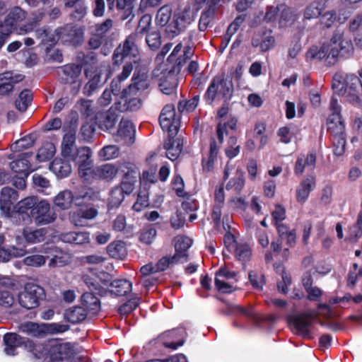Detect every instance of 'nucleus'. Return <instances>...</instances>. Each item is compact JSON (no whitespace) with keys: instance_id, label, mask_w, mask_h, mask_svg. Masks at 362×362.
Returning <instances> with one entry per match:
<instances>
[{"instance_id":"obj_1","label":"nucleus","mask_w":362,"mask_h":362,"mask_svg":"<svg viewBox=\"0 0 362 362\" xmlns=\"http://www.w3.org/2000/svg\"><path fill=\"white\" fill-rule=\"evenodd\" d=\"M16 208L18 214H28L30 211L28 216L37 226L50 224L57 218V214L51 208L50 204L36 196L24 198L17 204Z\"/></svg>"},{"instance_id":"obj_2","label":"nucleus","mask_w":362,"mask_h":362,"mask_svg":"<svg viewBox=\"0 0 362 362\" xmlns=\"http://www.w3.org/2000/svg\"><path fill=\"white\" fill-rule=\"evenodd\" d=\"M325 43L329 48V58L335 63L340 57H349L354 52L351 38L339 27L333 31L329 42Z\"/></svg>"},{"instance_id":"obj_3","label":"nucleus","mask_w":362,"mask_h":362,"mask_svg":"<svg viewBox=\"0 0 362 362\" xmlns=\"http://www.w3.org/2000/svg\"><path fill=\"white\" fill-rule=\"evenodd\" d=\"M233 93L232 80L226 78L224 74H219L212 79L204 94V100L209 104H211L216 99L228 100Z\"/></svg>"},{"instance_id":"obj_4","label":"nucleus","mask_w":362,"mask_h":362,"mask_svg":"<svg viewBox=\"0 0 362 362\" xmlns=\"http://www.w3.org/2000/svg\"><path fill=\"white\" fill-rule=\"evenodd\" d=\"M139 40L137 34H130L127 36L125 40L119 44L114 51L112 55L114 64H120L126 58L132 59V64L137 63L140 59L138 48Z\"/></svg>"},{"instance_id":"obj_5","label":"nucleus","mask_w":362,"mask_h":362,"mask_svg":"<svg viewBox=\"0 0 362 362\" xmlns=\"http://www.w3.org/2000/svg\"><path fill=\"white\" fill-rule=\"evenodd\" d=\"M194 20L190 9H184L175 12L169 24L165 28V32L170 38H173L183 32Z\"/></svg>"},{"instance_id":"obj_6","label":"nucleus","mask_w":362,"mask_h":362,"mask_svg":"<svg viewBox=\"0 0 362 362\" xmlns=\"http://www.w3.org/2000/svg\"><path fill=\"white\" fill-rule=\"evenodd\" d=\"M44 296L45 291L41 286L28 283L18 294V303L23 308L30 310L39 305V301Z\"/></svg>"},{"instance_id":"obj_7","label":"nucleus","mask_w":362,"mask_h":362,"mask_svg":"<svg viewBox=\"0 0 362 362\" xmlns=\"http://www.w3.org/2000/svg\"><path fill=\"white\" fill-rule=\"evenodd\" d=\"M113 25L114 22L111 18H106L102 22L88 25L87 30L90 35L88 41L89 47L93 49L99 48L105 40L106 35L112 29Z\"/></svg>"},{"instance_id":"obj_8","label":"nucleus","mask_w":362,"mask_h":362,"mask_svg":"<svg viewBox=\"0 0 362 362\" xmlns=\"http://www.w3.org/2000/svg\"><path fill=\"white\" fill-rule=\"evenodd\" d=\"M91 156V149L88 146H81L71 158L78 165V175L85 181H90V172L93 168Z\"/></svg>"},{"instance_id":"obj_9","label":"nucleus","mask_w":362,"mask_h":362,"mask_svg":"<svg viewBox=\"0 0 362 362\" xmlns=\"http://www.w3.org/2000/svg\"><path fill=\"white\" fill-rule=\"evenodd\" d=\"M92 192L90 190L86 191L80 194L74 196L70 190L65 189L59 192L54 198L53 202L54 205L61 209L66 210L71 208L74 200L76 204L81 205L83 200H90L91 199Z\"/></svg>"},{"instance_id":"obj_10","label":"nucleus","mask_w":362,"mask_h":362,"mask_svg":"<svg viewBox=\"0 0 362 362\" xmlns=\"http://www.w3.org/2000/svg\"><path fill=\"white\" fill-rule=\"evenodd\" d=\"M83 279L88 289L98 296H104L107 293L104 287L110 281V275L107 272H99L91 275L86 274L83 276Z\"/></svg>"},{"instance_id":"obj_11","label":"nucleus","mask_w":362,"mask_h":362,"mask_svg":"<svg viewBox=\"0 0 362 362\" xmlns=\"http://www.w3.org/2000/svg\"><path fill=\"white\" fill-rule=\"evenodd\" d=\"M57 39L65 42H71L78 45L83 42L84 29L82 27H76L72 24H66L63 27L56 29Z\"/></svg>"},{"instance_id":"obj_12","label":"nucleus","mask_w":362,"mask_h":362,"mask_svg":"<svg viewBox=\"0 0 362 362\" xmlns=\"http://www.w3.org/2000/svg\"><path fill=\"white\" fill-rule=\"evenodd\" d=\"M115 141L124 145H132L135 141V129L132 122L122 119L118 130L114 136Z\"/></svg>"},{"instance_id":"obj_13","label":"nucleus","mask_w":362,"mask_h":362,"mask_svg":"<svg viewBox=\"0 0 362 362\" xmlns=\"http://www.w3.org/2000/svg\"><path fill=\"white\" fill-rule=\"evenodd\" d=\"M159 122L164 131L177 132L179 119L175 117V109L173 105L168 104L163 108L159 117Z\"/></svg>"},{"instance_id":"obj_14","label":"nucleus","mask_w":362,"mask_h":362,"mask_svg":"<svg viewBox=\"0 0 362 362\" xmlns=\"http://www.w3.org/2000/svg\"><path fill=\"white\" fill-rule=\"evenodd\" d=\"M23 79V75L13 71L0 74V95H8L13 90L14 85Z\"/></svg>"},{"instance_id":"obj_15","label":"nucleus","mask_w":362,"mask_h":362,"mask_svg":"<svg viewBox=\"0 0 362 362\" xmlns=\"http://www.w3.org/2000/svg\"><path fill=\"white\" fill-rule=\"evenodd\" d=\"M345 83L346 90L348 91V100L352 103H357L362 93V83L360 78L354 74H347Z\"/></svg>"},{"instance_id":"obj_16","label":"nucleus","mask_w":362,"mask_h":362,"mask_svg":"<svg viewBox=\"0 0 362 362\" xmlns=\"http://www.w3.org/2000/svg\"><path fill=\"white\" fill-rule=\"evenodd\" d=\"M118 169L113 164L106 163L100 165L92 168L90 172V180L95 178L110 182L116 177Z\"/></svg>"},{"instance_id":"obj_17","label":"nucleus","mask_w":362,"mask_h":362,"mask_svg":"<svg viewBox=\"0 0 362 362\" xmlns=\"http://www.w3.org/2000/svg\"><path fill=\"white\" fill-rule=\"evenodd\" d=\"M61 148L62 156L69 160H71L75 153H77L78 148L76 145L75 129H70L64 135Z\"/></svg>"},{"instance_id":"obj_18","label":"nucleus","mask_w":362,"mask_h":362,"mask_svg":"<svg viewBox=\"0 0 362 362\" xmlns=\"http://www.w3.org/2000/svg\"><path fill=\"white\" fill-rule=\"evenodd\" d=\"M82 70L81 65L68 64L59 68V79L64 83H74L76 81Z\"/></svg>"},{"instance_id":"obj_19","label":"nucleus","mask_w":362,"mask_h":362,"mask_svg":"<svg viewBox=\"0 0 362 362\" xmlns=\"http://www.w3.org/2000/svg\"><path fill=\"white\" fill-rule=\"evenodd\" d=\"M26 339L16 333H7L4 337L5 344L4 352L7 356H15L17 354L16 349L24 346Z\"/></svg>"},{"instance_id":"obj_20","label":"nucleus","mask_w":362,"mask_h":362,"mask_svg":"<svg viewBox=\"0 0 362 362\" xmlns=\"http://www.w3.org/2000/svg\"><path fill=\"white\" fill-rule=\"evenodd\" d=\"M47 250L45 253L51 255L49 267H61L69 263L70 257L68 253L63 252L55 246L48 247Z\"/></svg>"},{"instance_id":"obj_21","label":"nucleus","mask_w":362,"mask_h":362,"mask_svg":"<svg viewBox=\"0 0 362 362\" xmlns=\"http://www.w3.org/2000/svg\"><path fill=\"white\" fill-rule=\"evenodd\" d=\"M315 162L316 156L313 153L300 156L297 158L295 165L294 171L296 175H301L305 170H313L315 166Z\"/></svg>"},{"instance_id":"obj_22","label":"nucleus","mask_w":362,"mask_h":362,"mask_svg":"<svg viewBox=\"0 0 362 362\" xmlns=\"http://www.w3.org/2000/svg\"><path fill=\"white\" fill-rule=\"evenodd\" d=\"M293 325L297 334L304 338H312L310 327L312 320L305 315H300L293 317Z\"/></svg>"},{"instance_id":"obj_23","label":"nucleus","mask_w":362,"mask_h":362,"mask_svg":"<svg viewBox=\"0 0 362 362\" xmlns=\"http://www.w3.org/2000/svg\"><path fill=\"white\" fill-rule=\"evenodd\" d=\"M25 17V12L23 9L18 6L14 7L10 11L3 22L4 26L13 32L17 25L23 21Z\"/></svg>"},{"instance_id":"obj_24","label":"nucleus","mask_w":362,"mask_h":362,"mask_svg":"<svg viewBox=\"0 0 362 362\" xmlns=\"http://www.w3.org/2000/svg\"><path fill=\"white\" fill-rule=\"evenodd\" d=\"M133 69L132 62H126L122 67V72L112 81L110 90L114 95H117L120 92L122 88L121 83L130 76Z\"/></svg>"},{"instance_id":"obj_25","label":"nucleus","mask_w":362,"mask_h":362,"mask_svg":"<svg viewBox=\"0 0 362 362\" xmlns=\"http://www.w3.org/2000/svg\"><path fill=\"white\" fill-rule=\"evenodd\" d=\"M182 148V141L180 139H175L170 135L164 144L166 157L171 160H175L179 157Z\"/></svg>"},{"instance_id":"obj_26","label":"nucleus","mask_w":362,"mask_h":362,"mask_svg":"<svg viewBox=\"0 0 362 362\" xmlns=\"http://www.w3.org/2000/svg\"><path fill=\"white\" fill-rule=\"evenodd\" d=\"M315 185V178L308 177L303 180L296 189V199L300 203H304L310 192L313 190Z\"/></svg>"},{"instance_id":"obj_27","label":"nucleus","mask_w":362,"mask_h":362,"mask_svg":"<svg viewBox=\"0 0 362 362\" xmlns=\"http://www.w3.org/2000/svg\"><path fill=\"white\" fill-rule=\"evenodd\" d=\"M306 57L308 59L322 60L325 59L328 65H333L335 62L329 58V48L326 43H324L321 47H313L307 52Z\"/></svg>"},{"instance_id":"obj_28","label":"nucleus","mask_w":362,"mask_h":362,"mask_svg":"<svg viewBox=\"0 0 362 362\" xmlns=\"http://www.w3.org/2000/svg\"><path fill=\"white\" fill-rule=\"evenodd\" d=\"M192 245V240L187 236H180L177 238L175 245V255H178L180 258L179 260L182 262L187 261L188 253L187 250Z\"/></svg>"},{"instance_id":"obj_29","label":"nucleus","mask_w":362,"mask_h":362,"mask_svg":"<svg viewBox=\"0 0 362 362\" xmlns=\"http://www.w3.org/2000/svg\"><path fill=\"white\" fill-rule=\"evenodd\" d=\"M59 239L66 243L82 245L89 242V233L86 232H68L59 235Z\"/></svg>"},{"instance_id":"obj_30","label":"nucleus","mask_w":362,"mask_h":362,"mask_svg":"<svg viewBox=\"0 0 362 362\" xmlns=\"http://www.w3.org/2000/svg\"><path fill=\"white\" fill-rule=\"evenodd\" d=\"M327 130L332 138L346 136L345 124L341 116L335 115L334 117H329L327 122Z\"/></svg>"},{"instance_id":"obj_31","label":"nucleus","mask_w":362,"mask_h":362,"mask_svg":"<svg viewBox=\"0 0 362 362\" xmlns=\"http://www.w3.org/2000/svg\"><path fill=\"white\" fill-rule=\"evenodd\" d=\"M32 153H25L23 157L11 162V169L20 175L28 176L30 172L33 171L30 168V162L28 156H30Z\"/></svg>"},{"instance_id":"obj_32","label":"nucleus","mask_w":362,"mask_h":362,"mask_svg":"<svg viewBox=\"0 0 362 362\" xmlns=\"http://www.w3.org/2000/svg\"><path fill=\"white\" fill-rule=\"evenodd\" d=\"M97 295L94 291L86 292L83 294L82 304L91 314L95 315L100 310V301L95 296Z\"/></svg>"},{"instance_id":"obj_33","label":"nucleus","mask_w":362,"mask_h":362,"mask_svg":"<svg viewBox=\"0 0 362 362\" xmlns=\"http://www.w3.org/2000/svg\"><path fill=\"white\" fill-rule=\"evenodd\" d=\"M49 169L57 176L60 177H67L71 172V165L69 160L62 158H55L49 165Z\"/></svg>"},{"instance_id":"obj_34","label":"nucleus","mask_w":362,"mask_h":362,"mask_svg":"<svg viewBox=\"0 0 362 362\" xmlns=\"http://www.w3.org/2000/svg\"><path fill=\"white\" fill-rule=\"evenodd\" d=\"M110 292L117 296H124L132 290V284L127 279H116L110 283Z\"/></svg>"},{"instance_id":"obj_35","label":"nucleus","mask_w":362,"mask_h":362,"mask_svg":"<svg viewBox=\"0 0 362 362\" xmlns=\"http://www.w3.org/2000/svg\"><path fill=\"white\" fill-rule=\"evenodd\" d=\"M326 8V1L317 0L313 1L306 6L303 13V18L306 20L317 18Z\"/></svg>"},{"instance_id":"obj_36","label":"nucleus","mask_w":362,"mask_h":362,"mask_svg":"<svg viewBox=\"0 0 362 362\" xmlns=\"http://www.w3.org/2000/svg\"><path fill=\"white\" fill-rule=\"evenodd\" d=\"M21 332L33 337H44L43 323L37 324L33 322H25L19 325Z\"/></svg>"},{"instance_id":"obj_37","label":"nucleus","mask_w":362,"mask_h":362,"mask_svg":"<svg viewBox=\"0 0 362 362\" xmlns=\"http://www.w3.org/2000/svg\"><path fill=\"white\" fill-rule=\"evenodd\" d=\"M52 357L56 361L69 358L74 354L73 348L69 343H64L52 348Z\"/></svg>"},{"instance_id":"obj_38","label":"nucleus","mask_w":362,"mask_h":362,"mask_svg":"<svg viewBox=\"0 0 362 362\" xmlns=\"http://www.w3.org/2000/svg\"><path fill=\"white\" fill-rule=\"evenodd\" d=\"M119 117L117 110L110 107L99 119V126L102 129L109 130L114 127Z\"/></svg>"},{"instance_id":"obj_39","label":"nucleus","mask_w":362,"mask_h":362,"mask_svg":"<svg viewBox=\"0 0 362 362\" xmlns=\"http://www.w3.org/2000/svg\"><path fill=\"white\" fill-rule=\"evenodd\" d=\"M87 312L83 307L76 306L67 309L64 313V318L72 324H77L86 318Z\"/></svg>"},{"instance_id":"obj_40","label":"nucleus","mask_w":362,"mask_h":362,"mask_svg":"<svg viewBox=\"0 0 362 362\" xmlns=\"http://www.w3.org/2000/svg\"><path fill=\"white\" fill-rule=\"evenodd\" d=\"M159 86L160 90L165 95L173 93L177 87V80L173 74L168 72L167 75L160 76Z\"/></svg>"},{"instance_id":"obj_41","label":"nucleus","mask_w":362,"mask_h":362,"mask_svg":"<svg viewBox=\"0 0 362 362\" xmlns=\"http://www.w3.org/2000/svg\"><path fill=\"white\" fill-rule=\"evenodd\" d=\"M47 234L45 228L33 229L26 228L23 230V235L25 241L28 243L35 244L40 243L45 240Z\"/></svg>"},{"instance_id":"obj_42","label":"nucleus","mask_w":362,"mask_h":362,"mask_svg":"<svg viewBox=\"0 0 362 362\" xmlns=\"http://www.w3.org/2000/svg\"><path fill=\"white\" fill-rule=\"evenodd\" d=\"M108 255L115 259H123L126 256L125 243L122 240H115L107 247Z\"/></svg>"},{"instance_id":"obj_43","label":"nucleus","mask_w":362,"mask_h":362,"mask_svg":"<svg viewBox=\"0 0 362 362\" xmlns=\"http://www.w3.org/2000/svg\"><path fill=\"white\" fill-rule=\"evenodd\" d=\"M148 86V83L146 74H141L136 75V73H134L132 79V83L127 90H128L129 93H132L133 95H135L138 91L147 88Z\"/></svg>"},{"instance_id":"obj_44","label":"nucleus","mask_w":362,"mask_h":362,"mask_svg":"<svg viewBox=\"0 0 362 362\" xmlns=\"http://www.w3.org/2000/svg\"><path fill=\"white\" fill-rule=\"evenodd\" d=\"M25 348L33 354L35 358H42L47 354L48 349L44 344H35L32 340L26 339Z\"/></svg>"},{"instance_id":"obj_45","label":"nucleus","mask_w":362,"mask_h":362,"mask_svg":"<svg viewBox=\"0 0 362 362\" xmlns=\"http://www.w3.org/2000/svg\"><path fill=\"white\" fill-rule=\"evenodd\" d=\"M276 227L278 230L279 240H286L287 245L293 246L296 243V231L294 230H289L284 223L277 224Z\"/></svg>"},{"instance_id":"obj_46","label":"nucleus","mask_w":362,"mask_h":362,"mask_svg":"<svg viewBox=\"0 0 362 362\" xmlns=\"http://www.w3.org/2000/svg\"><path fill=\"white\" fill-rule=\"evenodd\" d=\"M245 185L244 173L241 170H237L233 177L226 184L227 190H234L240 192Z\"/></svg>"},{"instance_id":"obj_47","label":"nucleus","mask_w":362,"mask_h":362,"mask_svg":"<svg viewBox=\"0 0 362 362\" xmlns=\"http://www.w3.org/2000/svg\"><path fill=\"white\" fill-rule=\"evenodd\" d=\"M279 12H281L279 23L281 26L293 24L296 19L294 11L284 4L279 5Z\"/></svg>"},{"instance_id":"obj_48","label":"nucleus","mask_w":362,"mask_h":362,"mask_svg":"<svg viewBox=\"0 0 362 362\" xmlns=\"http://www.w3.org/2000/svg\"><path fill=\"white\" fill-rule=\"evenodd\" d=\"M100 86L101 74L98 71H94L83 87V93L87 96H90Z\"/></svg>"},{"instance_id":"obj_49","label":"nucleus","mask_w":362,"mask_h":362,"mask_svg":"<svg viewBox=\"0 0 362 362\" xmlns=\"http://www.w3.org/2000/svg\"><path fill=\"white\" fill-rule=\"evenodd\" d=\"M33 100L30 90L25 89L21 92L15 101L16 107L21 112H25Z\"/></svg>"},{"instance_id":"obj_50","label":"nucleus","mask_w":362,"mask_h":362,"mask_svg":"<svg viewBox=\"0 0 362 362\" xmlns=\"http://www.w3.org/2000/svg\"><path fill=\"white\" fill-rule=\"evenodd\" d=\"M240 313L246 317L254 319L255 320H257V317L253 312L252 308H245L237 305L232 304H226V309L224 311V313L226 315L234 314V313Z\"/></svg>"},{"instance_id":"obj_51","label":"nucleus","mask_w":362,"mask_h":362,"mask_svg":"<svg viewBox=\"0 0 362 362\" xmlns=\"http://www.w3.org/2000/svg\"><path fill=\"white\" fill-rule=\"evenodd\" d=\"M252 44L254 47H259L262 52H266L273 47L274 38L270 34L263 37H256L252 39Z\"/></svg>"},{"instance_id":"obj_52","label":"nucleus","mask_w":362,"mask_h":362,"mask_svg":"<svg viewBox=\"0 0 362 362\" xmlns=\"http://www.w3.org/2000/svg\"><path fill=\"white\" fill-rule=\"evenodd\" d=\"M172 9L168 6H164L159 8L156 16V21L160 26H166L171 21Z\"/></svg>"},{"instance_id":"obj_53","label":"nucleus","mask_w":362,"mask_h":362,"mask_svg":"<svg viewBox=\"0 0 362 362\" xmlns=\"http://www.w3.org/2000/svg\"><path fill=\"white\" fill-rule=\"evenodd\" d=\"M44 336L64 333L70 329V326L61 323H43Z\"/></svg>"},{"instance_id":"obj_54","label":"nucleus","mask_w":362,"mask_h":362,"mask_svg":"<svg viewBox=\"0 0 362 362\" xmlns=\"http://www.w3.org/2000/svg\"><path fill=\"white\" fill-rule=\"evenodd\" d=\"M54 153L55 147L54 144L47 142L39 149L36 157L40 162H44L52 158Z\"/></svg>"},{"instance_id":"obj_55","label":"nucleus","mask_w":362,"mask_h":362,"mask_svg":"<svg viewBox=\"0 0 362 362\" xmlns=\"http://www.w3.org/2000/svg\"><path fill=\"white\" fill-rule=\"evenodd\" d=\"M214 14L215 9L213 8H207L202 13L198 25L200 31H205L211 25Z\"/></svg>"},{"instance_id":"obj_56","label":"nucleus","mask_w":362,"mask_h":362,"mask_svg":"<svg viewBox=\"0 0 362 362\" xmlns=\"http://www.w3.org/2000/svg\"><path fill=\"white\" fill-rule=\"evenodd\" d=\"M179 258L180 257L178 255H175L173 256H166L162 257L155 265L157 272L165 271L172 265L182 263L179 260Z\"/></svg>"},{"instance_id":"obj_57","label":"nucleus","mask_w":362,"mask_h":362,"mask_svg":"<svg viewBox=\"0 0 362 362\" xmlns=\"http://www.w3.org/2000/svg\"><path fill=\"white\" fill-rule=\"evenodd\" d=\"M118 171L124 173L123 177H138L139 171L135 164L130 162H121L119 166L117 167Z\"/></svg>"},{"instance_id":"obj_58","label":"nucleus","mask_w":362,"mask_h":362,"mask_svg":"<svg viewBox=\"0 0 362 362\" xmlns=\"http://www.w3.org/2000/svg\"><path fill=\"white\" fill-rule=\"evenodd\" d=\"M14 303L15 297L11 290L0 287V306L4 308H9Z\"/></svg>"},{"instance_id":"obj_59","label":"nucleus","mask_w":362,"mask_h":362,"mask_svg":"<svg viewBox=\"0 0 362 362\" xmlns=\"http://www.w3.org/2000/svg\"><path fill=\"white\" fill-rule=\"evenodd\" d=\"M119 150L115 145H108L103 147L98 153L99 157L103 160L116 158L119 156Z\"/></svg>"},{"instance_id":"obj_60","label":"nucleus","mask_w":362,"mask_h":362,"mask_svg":"<svg viewBox=\"0 0 362 362\" xmlns=\"http://www.w3.org/2000/svg\"><path fill=\"white\" fill-rule=\"evenodd\" d=\"M25 254L23 249H18L16 247H11V249H5L0 247V261L8 262L11 257H22Z\"/></svg>"},{"instance_id":"obj_61","label":"nucleus","mask_w":362,"mask_h":362,"mask_svg":"<svg viewBox=\"0 0 362 362\" xmlns=\"http://www.w3.org/2000/svg\"><path fill=\"white\" fill-rule=\"evenodd\" d=\"M134 95L132 93L127 89H124L122 91V96L124 100L126 110L134 111L138 110L141 106V100L137 98H131V95Z\"/></svg>"},{"instance_id":"obj_62","label":"nucleus","mask_w":362,"mask_h":362,"mask_svg":"<svg viewBox=\"0 0 362 362\" xmlns=\"http://www.w3.org/2000/svg\"><path fill=\"white\" fill-rule=\"evenodd\" d=\"M125 194L118 186H115L111 191L109 204L111 207H118L124 199Z\"/></svg>"},{"instance_id":"obj_63","label":"nucleus","mask_w":362,"mask_h":362,"mask_svg":"<svg viewBox=\"0 0 362 362\" xmlns=\"http://www.w3.org/2000/svg\"><path fill=\"white\" fill-rule=\"evenodd\" d=\"M36 35L41 40L42 43L48 45L49 46L53 45L57 40H59L57 39V33H55V35H53L45 29L38 30L36 32Z\"/></svg>"},{"instance_id":"obj_64","label":"nucleus","mask_w":362,"mask_h":362,"mask_svg":"<svg viewBox=\"0 0 362 362\" xmlns=\"http://www.w3.org/2000/svg\"><path fill=\"white\" fill-rule=\"evenodd\" d=\"M156 230L152 226L145 227L141 232L139 239L146 244H151L156 236Z\"/></svg>"}]
</instances>
